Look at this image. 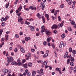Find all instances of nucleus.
Wrapping results in <instances>:
<instances>
[{
	"instance_id": "1",
	"label": "nucleus",
	"mask_w": 76,
	"mask_h": 76,
	"mask_svg": "<svg viewBox=\"0 0 76 76\" xmlns=\"http://www.w3.org/2000/svg\"><path fill=\"white\" fill-rule=\"evenodd\" d=\"M45 32L46 34L47 35L48 37H49L50 35H51V32H50L47 29H46L45 28H42L41 31V32L42 33Z\"/></svg>"
},
{
	"instance_id": "2",
	"label": "nucleus",
	"mask_w": 76,
	"mask_h": 76,
	"mask_svg": "<svg viewBox=\"0 0 76 76\" xmlns=\"http://www.w3.org/2000/svg\"><path fill=\"white\" fill-rule=\"evenodd\" d=\"M14 60L13 57H12V56H8L7 58V61L8 63L13 61Z\"/></svg>"
},
{
	"instance_id": "3",
	"label": "nucleus",
	"mask_w": 76,
	"mask_h": 76,
	"mask_svg": "<svg viewBox=\"0 0 76 76\" xmlns=\"http://www.w3.org/2000/svg\"><path fill=\"white\" fill-rule=\"evenodd\" d=\"M63 45V47H64L65 45H66V42H63V41H61L60 42V44L59 45V48H61L62 47V45Z\"/></svg>"
},
{
	"instance_id": "4",
	"label": "nucleus",
	"mask_w": 76,
	"mask_h": 76,
	"mask_svg": "<svg viewBox=\"0 0 76 76\" xmlns=\"http://www.w3.org/2000/svg\"><path fill=\"white\" fill-rule=\"evenodd\" d=\"M44 69H41L40 71L38 70L37 71V73L39 74H40V75H44V73L43 72V70Z\"/></svg>"
},
{
	"instance_id": "5",
	"label": "nucleus",
	"mask_w": 76,
	"mask_h": 76,
	"mask_svg": "<svg viewBox=\"0 0 76 76\" xmlns=\"http://www.w3.org/2000/svg\"><path fill=\"white\" fill-rule=\"evenodd\" d=\"M27 54L28 55H25V57L26 60H29V57H30L31 56V54L30 53H27Z\"/></svg>"
},
{
	"instance_id": "6",
	"label": "nucleus",
	"mask_w": 76,
	"mask_h": 76,
	"mask_svg": "<svg viewBox=\"0 0 76 76\" xmlns=\"http://www.w3.org/2000/svg\"><path fill=\"white\" fill-rule=\"evenodd\" d=\"M17 61L18 62L17 64L18 66H21V65H22V63L20 62L21 61V60H20V59H18Z\"/></svg>"
},
{
	"instance_id": "7",
	"label": "nucleus",
	"mask_w": 76,
	"mask_h": 76,
	"mask_svg": "<svg viewBox=\"0 0 76 76\" xmlns=\"http://www.w3.org/2000/svg\"><path fill=\"white\" fill-rule=\"evenodd\" d=\"M58 27V26L56 24H53L51 27L52 29H54L55 28V29H56Z\"/></svg>"
},
{
	"instance_id": "8",
	"label": "nucleus",
	"mask_w": 76,
	"mask_h": 76,
	"mask_svg": "<svg viewBox=\"0 0 76 76\" xmlns=\"http://www.w3.org/2000/svg\"><path fill=\"white\" fill-rule=\"evenodd\" d=\"M23 20V18L21 17L20 16L18 17V22H20L21 21H22Z\"/></svg>"
},
{
	"instance_id": "9",
	"label": "nucleus",
	"mask_w": 76,
	"mask_h": 76,
	"mask_svg": "<svg viewBox=\"0 0 76 76\" xmlns=\"http://www.w3.org/2000/svg\"><path fill=\"white\" fill-rule=\"evenodd\" d=\"M37 16L39 19H41V18H42L43 17V16H42L40 15V14H39V13H37Z\"/></svg>"
},
{
	"instance_id": "10",
	"label": "nucleus",
	"mask_w": 76,
	"mask_h": 76,
	"mask_svg": "<svg viewBox=\"0 0 76 76\" xmlns=\"http://www.w3.org/2000/svg\"><path fill=\"white\" fill-rule=\"evenodd\" d=\"M20 51L21 53H25V50H24V48L23 47H22L20 48Z\"/></svg>"
},
{
	"instance_id": "11",
	"label": "nucleus",
	"mask_w": 76,
	"mask_h": 76,
	"mask_svg": "<svg viewBox=\"0 0 76 76\" xmlns=\"http://www.w3.org/2000/svg\"><path fill=\"white\" fill-rule=\"evenodd\" d=\"M32 76H35V75H36V71H35L33 70L32 71Z\"/></svg>"
},
{
	"instance_id": "12",
	"label": "nucleus",
	"mask_w": 76,
	"mask_h": 76,
	"mask_svg": "<svg viewBox=\"0 0 76 76\" xmlns=\"http://www.w3.org/2000/svg\"><path fill=\"white\" fill-rule=\"evenodd\" d=\"M51 37H48L47 39V42H49L51 41Z\"/></svg>"
},
{
	"instance_id": "13",
	"label": "nucleus",
	"mask_w": 76,
	"mask_h": 76,
	"mask_svg": "<svg viewBox=\"0 0 76 76\" xmlns=\"http://www.w3.org/2000/svg\"><path fill=\"white\" fill-rule=\"evenodd\" d=\"M23 67L25 69H27L28 68V65L27 64H23Z\"/></svg>"
},
{
	"instance_id": "14",
	"label": "nucleus",
	"mask_w": 76,
	"mask_h": 76,
	"mask_svg": "<svg viewBox=\"0 0 76 76\" xmlns=\"http://www.w3.org/2000/svg\"><path fill=\"white\" fill-rule=\"evenodd\" d=\"M25 39L26 41H28V40L31 39V38L29 37H26L25 38Z\"/></svg>"
},
{
	"instance_id": "15",
	"label": "nucleus",
	"mask_w": 76,
	"mask_h": 76,
	"mask_svg": "<svg viewBox=\"0 0 76 76\" xmlns=\"http://www.w3.org/2000/svg\"><path fill=\"white\" fill-rule=\"evenodd\" d=\"M11 64H12V65H14V64H15V65H18L17 62H16L15 61L12 62Z\"/></svg>"
},
{
	"instance_id": "16",
	"label": "nucleus",
	"mask_w": 76,
	"mask_h": 76,
	"mask_svg": "<svg viewBox=\"0 0 76 76\" xmlns=\"http://www.w3.org/2000/svg\"><path fill=\"white\" fill-rule=\"evenodd\" d=\"M30 28L31 31H34V29H35V27H34L33 26H30Z\"/></svg>"
},
{
	"instance_id": "17",
	"label": "nucleus",
	"mask_w": 76,
	"mask_h": 76,
	"mask_svg": "<svg viewBox=\"0 0 76 76\" xmlns=\"http://www.w3.org/2000/svg\"><path fill=\"white\" fill-rule=\"evenodd\" d=\"M48 56V54L47 53H46L44 54L43 57L44 58H45V57H47Z\"/></svg>"
},
{
	"instance_id": "18",
	"label": "nucleus",
	"mask_w": 76,
	"mask_h": 76,
	"mask_svg": "<svg viewBox=\"0 0 76 76\" xmlns=\"http://www.w3.org/2000/svg\"><path fill=\"white\" fill-rule=\"evenodd\" d=\"M42 18L43 23H45V19L44 17L43 16Z\"/></svg>"
},
{
	"instance_id": "19",
	"label": "nucleus",
	"mask_w": 76,
	"mask_h": 76,
	"mask_svg": "<svg viewBox=\"0 0 76 76\" xmlns=\"http://www.w3.org/2000/svg\"><path fill=\"white\" fill-rule=\"evenodd\" d=\"M7 69H2V72H3L4 73H7Z\"/></svg>"
},
{
	"instance_id": "20",
	"label": "nucleus",
	"mask_w": 76,
	"mask_h": 76,
	"mask_svg": "<svg viewBox=\"0 0 76 76\" xmlns=\"http://www.w3.org/2000/svg\"><path fill=\"white\" fill-rule=\"evenodd\" d=\"M47 63H48V61H47L43 62V64L45 66H46L47 64Z\"/></svg>"
},
{
	"instance_id": "21",
	"label": "nucleus",
	"mask_w": 76,
	"mask_h": 76,
	"mask_svg": "<svg viewBox=\"0 0 76 76\" xmlns=\"http://www.w3.org/2000/svg\"><path fill=\"white\" fill-rule=\"evenodd\" d=\"M28 65L29 67H32V64L31 62H29Z\"/></svg>"
},
{
	"instance_id": "22",
	"label": "nucleus",
	"mask_w": 76,
	"mask_h": 76,
	"mask_svg": "<svg viewBox=\"0 0 76 76\" xmlns=\"http://www.w3.org/2000/svg\"><path fill=\"white\" fill-rule=\"evenodd\" d=\"M9 37V35H6L5 36V39L6 41H7L8 39H9L8 38V37Z\"/></svg>"
},
{
	"instance_id": "23",
	"label": "nucleus",
	"mask_w": 76,
	"mask_h": 76,
	"mask_svg": "<svg viewBox=\"0 0 76 76\" xmlns=\"http://www.w3.org/2000/svg\"><path fill=\"white\" fill-rule=\"evenodd\" d=\"M7 72L8 74H10V73H11V72H12L11 71V70H7Z\"/></svg>"
},
{
	"instance_id": "24",
	"label": "nucleus",
	"mask_w": 76,
	"mask_h": 76,
	"mask_svg": "<svg viewBox=\"0 0 76 76\" xmlns=\"http://www.w3.org/2000/svg\"><path fill=\"white\" fill-rule=\"evenodd\" d=\"M22 5H21L18 8V10L19 11H20L22 10Z\"/></svg>"
},
{
	"instance_id": "25",
	"label": "nucleus",
	"mask_w": 76,
	"mask_h": 76,
	"mask_svg": "<svg viewBox=\"0 0 76 76\" xmlns=\"http://www.w3.org/2000/svg\"><path fill=\"white\" fill-rule=\"evenodd\" d=\"M2 33H3V29H1L0 30V35L1 36V34H2Z\"/></svg>"
},
{
	"instance_id": "26",
	"label": "nucleus",
	"mask_w": 76,
	"mask_h": 76,
	"mask_svg": "<svg viewBox=\"0 0 76 76\" xmlns=\"http://www.w3.org/2000/svg\"><path fill=\"white\" fill-rule=\"evenodd\" d=\"M26 74H27V76H31V73L29 72H27V73H26Z\"/></svg>"
},
{
	"instance_id": "27",
	"label": "nucleus",
	"mask_w": 76,
	"mask_h": 76,
	"mask_svg": "<svg viewBox=\"0 0 76 76\" xmlns=\"http://www.w3.org/2000/svg\"><path fill=\"white\" fill-rule=\"evenodd\" d=\"M74 73H76V66H75L74 69Z\"/></svg>"
},
{
	"instance_id": "28",
	"label": "nucleus",
	"mask_w": 76,
	"mask_h": 76,
	"mask_svg": "<svg viewBox=\"0 0 76 76\" xmlns=\"http://www.w3.org/2000/svg\"><path fill=\"white\" fill-rule=\"evenodd\" d=\"M60 70V68H56V71L57 72H58Z\"/></svg>"
},
{
	"instance_id": "29",
	"label": "nucleus",
	"mask_w": 76,
	"mask_h": 76,
	"mask_svg": "<svg viewBox=\"0 0 76 76\" xmlns=\"http://www.w3.org/2000/svg\"><path fill=\"white\" fill-rule=\"evenodd\" d=\"M52 47L53 49H54V48H55V47H56V46H55V45H54V43H53L52 44Z\"/></svg>"
},
{
	"instance_id": "30",
	"label": "nucleus",
	"mask_w": 76,
	"mask_h": 76,
	"mask_svg": "<svg viewBox=\"0 0 76 76\" xmlns=\"http://www.w3.org/2000/svg\"><path fill=\"white\" fill-rule=\"evenodd\" d=\"M9 2L8 4H6V5L5 7L7 9V8H8V7H9Z\"/></svg>"
},
{
	"instance_id": "31",
	"label": "nucleus",
	"mask_w": 76,
	"mask_h": 76,
	"mask_svg": "<svg viewBox=\"0 0 76 76\" xmlns=\"http://www.w3.org/2000/svg\"><path fill=\"white\" fill-rule=\"evenodd\" d=\"M64 4H62L61 5L60 7L61 9H63V8H64Z\"/></svg>"
},
{
	"instance_id": "32",
	"label": "nucleus",
	"mask_w": 76,
	"mask_h": 76,
	"mask_svg": "<svg viewBox=\"0 0 76 76\" xmlns=\"http://www.w3.org/2000/svg\"><path fill=\"white\" fill-rule=\"evenodd\" d=\"M15 38H19V35L18 34H16L15 36Z\"/></svg>"
},
{
	"instance_id": "33",
	"label": "nucleus",
	"mask_w": 76,
	"mask_h": 76,
	"mask_svg": "<svg viewBox=\"0 0 76 76\" xmlns=\"http://www.w3.org/2000/svg\"><path fill=\"white\" fill-rule=\"evenodd\" d=\"M61 37L62 38H64L65 37V34H63L61 36Z\"/></svg>"
},
{
	"instance_id": "34",
	"label": "nucleus",
	"mask_w": 76,
	"mask_h": 76,
	"mask_svg": "<svg viewBox=\"0 0 76 76\" xmlns=\"http://www.w3.org/2000/svg\"><path fill=\"white\" fill-rule=\"evenodd\" d=\"M71 60L72 61H75V59H74V58L73 57H71Z\"/></svg>"
},
{
	"instance_id": "35",
	"label": "nucleus",
	"mask_w": 76,
	"mask_h": 76,
	"mask_svg": "<svg viewBox=\"0 0 76 76\" xmlns=\"http://www.w3.org/2000/svg\"><path fill=\"white\" fill-rule=\"evenodd\" d=\"M25 24L26 25H29L30 24V23L29 22H28L27 21H26L25 22Z\"/></svg>"
},
{
	"instance_id": "36",
	"label": "nucleus",
	"mask_w": 76,
	"mask_h": 76,
	"mask_svg": "<svg viewBox=\"0 0 76 76\" xmlns=\"http://www.w3.org/2000/svg\"><path fill=\"white\" fill-rule=\"evenodd\" d=\"M70 59H67V64H68L70 63Z\"/></svg>"
},
{
	"instance_id": "37",
	"label": "nucleus",
	"mask_w": 76,
	"mask_h": 76,
	"mask_svg": "<svg viewBox=\"0 0 76 76\" xmlns=\"http://www.w3.org/2000/svg\"><path fill=\"white\" fill-rule=\"evenodd\" d=\"M69 51L70 53H71V52H72V48H70L69 49Z\"/></svg>"
},
{
	"instance_id": "38",
	"label": "nucleus",
	"mask_w": 76,
	"mask_h": 76,
	"mask_svg": "<svg viewBox=\"0 0 76 76\" xmlns=\"http://www.w3.org/2000/svg\"><path fill=\"white\" fill-rule=\"evenodd\" d=\"M41 4L42 6H45V4H44V2H41Z\"/></svg>"
},
{
	"instance_id": "39",
	"label": "nucleus",
	"mask_w": 76,
	"mask_h": 76,
	"mask_svg": "<svg viewBox=\"0 0 76 76\" xmlns=\"http://www.w3.org/2000/svg\"><path fill=\"white\" fill-rule=\"evenodd\" d=\"M58 26L59 27H62L63 26V23H60L58 25Z\"/></svg>"
},
{
	"instance_id": "40",
	"label": "nucleus",
	"mask_w": 76,
	"mask_h": 76,
	"mask_svg": "<svg viewBox=\"0 0 76 76\" xmlns=\"http://www.w3.org/2000/svg\"><path fill=\"white\" fill-rule=\"evenodd\" d=\"M14 51L15 52V53H17L18 52V48H15L14 50Z\"/></svg>"
},
{
	"instance_id": "41",
	"label": "nucleus",
	"mask_w": 76,
	"mask_h": 76,
	"mask_svg": "<svg viewBox=\"0 0 76 76\" xmlns=\"http://www.w3.org/2000/svg\"><path fill=\"white\" fill-rule=\"evenodd\" d=\"M72 53L73 54H76V51L75 50H74L72 51Z\"/></svg>"
},
{
	"instance_id": "42",
	"label": "nucleus",
	"mask_w": 76,
	"mask_h": 76,
	"mask_svg": "<svg viewBox=\"0 0 76 76\" xmlns=\"http://www.w3.org/2000/svg\"><path fill=\"white\" fill-rule=\"evenodd\" d=\"M70 65L72 66H74V64L73 63V62H71L70 63Z\"/></svg>"
},
{
	"instance_id": "43",
	"label": "nucleus",
	"mask_w": 76,
	"mask_h": 76,
	"mask_svg": "<svg viewBox=\"0 0 76 76\" xmlns=\"http://www.w3.org/2000/svg\"><path fill=\"white\" fill-rule=\"evenodd\" d=\"M47 44V42L45 41L43 42V45H46Z\"/></svg>"
},
{
	"instance_id": "44",
	"label": "nucleus",
	"mask_w": 76,
	"mask_h": 76,
	"mask_svg": "<svg viewBox=\"0 0 76 76\" xmlns=\"http://www.w3.org/2000/svg\"><path fill=\"white\" fill-rule=\"evenodd\" d=\"M21 14H22V12H20L17 14V15L18 16V17H19V16H20V15H21Z\"/></svg>"
},
{
	"instance_id": "45",
	"label": "nucleus",
	"mask_w": 76,
	"mask_h": 76,
	"mask_svg": "<svg viewBox=\"0 0 76 76\" xmlns=\"http://www.w3.org/2000/svg\"><path fill=\"white\" fill-rule=\"evenodd\" d=\"M36 9H37L36 8V7H33L32 10H36Z\"/></svg>"
},
{
	"instance_id": "46",
	"label": "nucleus",
	"mask_w": 76,
	"mask_h": 76,
	"mask_svg": "<svg viewBox=\"0 0 76 76\" xmlns=\"http://www.w3.org/2000/svg\"><path fill=\"white\" fill-rule=\"evenodd\" d=\"M1 25L2 26H4L5 25V23H4V22H3L2 23Z\"/></svg>"
},
{
	"instance_id": "47",
	"label": "nucleus",
	"mask_w": 76,
	"mask_h": 76,
	"mask_svg": "<svg viewBox=\"0 0 76 76\" xmlns=\"http://www.w3.org/2000/svg\"><path fill=\"white\" fill-rule=\"evenodd\" d=\"M58 20L59 21H60L61 20V19L60 18V16H58Z\"/></svg>"
},
{
	"instance_id": "48",
	"label": "nucleus",
	"mask_w": 76,
	"mask_h": 76,
	"mask_svg": "<svg viewBox=\"0 0 76 76\" xmlns=\"http://www.w3.org/2000/svg\"><path fill=\"white\" fill-rule=\"evenodd\" d=\"M38 63H41V64H43V63H44V62H43V61H38Z\"/></svg>"
},
{
	"instance_id": "49",
	"label": "nucleus",
	"mask_w": 76,
	"mask_h": 76,
	"mask_svg": "<svg viewBox=\"0 0 76 76\" xmlns=\"http://www.w3.org/2000/svg\"><path fill=\"white\" fill-rule=\"evenodd\" d=\"M45 17H46V18L49 17V15H48V14H46L45 15Z\"/></svg>"
},
{
	"instance_id": "50",
	"label": "nucleus",
	"mask_w": 76,
	"mask_h": 76,
	"mask_svg": "<svg viewBox=\"0 0 76 76\" xmlns=\"http://www.w3.org/2000/svg\"><path fill=\"white\" fill-rule=\"evenodd\" d=\"M40 34V33H37L36 34V35L37 37H38Z\"/></svg>"
},
{
	"instance_id": "51",
	"label": "nucleus",
	"mask_w": 76,
	"mask_h": 76,
	"mask_svg": "<svg viewBox=\"0 0 76 76\" xmlns=\"http://www.w3.org/2000/svg\"><path fill=\"white\" fill-rule=\"evenodd\" d=\"M25 61H26V60L25 59H23L22 61V63H23H23H25Z\"/></svg>"
},
{
	"instance_id": "52",
	"label": "nucleus",
	"mask_w": 76,
	"mask_h": 76,
	"mask_svg": "<svg viewBox=\"0 0 76 76\" xmlns=\"http://www.w3.org/2000/svg\"><path fill=\"white\" fill-rule=\"evenodd\" d=\"M53 33H54V34H56V32H57V30H55L54 31H53Z\"/></svg>"
},
{
	"instance_id": "53",
	"label": "nucleus",
	"mask_w": 76,
	"mask_h": 76,
	"mask_svg": "<svg viewBox=\"0 0 76 76\" xmlns=\"http://www.w3.org/2000/svg\"><path fill=\"white\" fill-rule=\"evenodd\" d=\"M68 31H72V29L71 28V27H69L68 28Z\"/></svg>"
},
{
	"instance_id": "54",
	"label": "nucleus",
	"mask_w": 76,
	"mask_h": 76,
	"mask_svg": "<svg viewBox=\"0 0 76 76\" xmlns=\"http://www.w3.org/2000/svg\"><path fill=\"white\" fill-rule=\"evenodd\" d=\"M55 10H54V9H53L51 12V13H54Z\"/></svg>"
},
{
	"instance_id": "55",
	"label": "nucleus",
	"mask_w": 76,
	"mask_h": 76,
	"mask_svg": "<svg viewBox=\"0 0 76 76\" xmlns=\"http://www.w3.org/2000/svg\"><path fill=\"white\" fill-rule=\"evenodd\" d=\"M25 9L27 11H28V10H29V9L28 8H25Z\"/></svg>"
},
{
	"instance_id": "56",
	"label": "nucleus",
	"mask_w": 76,
	"mask_h": 76,
	"mask_svg": "<svg viewBox=\"0 0 76 76\" xmlns=\"http://www.w3.org/2000/svg\"><path fill=\"white\" fill-rule=\"evenodd\" d=\"M72 57V56L71 55H69L68 56H67V58H70V57Z\"/></svg>"
},
{
	"instance_id": "57",
	"label": "nucleus",
	"mask_w": 76,
	"mask_h": 76,
	"mask_svg": "<svg viewBox=\"0 0 76 76\" xmlns=\"http://www.w3.org/2000/svg\"><path fill=\"white\" fill-rule=\"evenodd\" d=\"M72 3H73V1L69 2L68 3V4L69 5H70V4H72Z\"/></svg>"
},
{
	"instance_id": "58",
	"label": "nucleus",
	"mask_w": 76,
	"mask_h": 76,
	"mask_svg": "<svg viewBox=\"0 0 76 76\" xmlns=\"http://www.w3.org/2000/svg\"><path fill=\"white\" fill-rule=\"evenodd\" d=\"M4 41V38H1V41Z\"/></svg>"
},
{
	"instance_id": "59",
	"label": "nucleus",
	"mask_w": 76,
	"mask_h": 76,
	"mask_svg": "<svg viewBox=\"0 0 76 76\" xmlns=\"http://www.w3.org/2000/svg\"><path fill=\"white\" fill-rule=\"evenodd\" d=\"M18 76H23V75L21 73H19L18 74Z\"/></svg>"
},
{
	"instance_id": "60",
	"label": "nucleus",
	"mask_w": 76,
	"mask_h": 76,
	"mask_svg": "<svg viewBox=\"0 0 76 76\" xmlns=\"http://www.w3.org/2000/svg\"><path fill=\"white\" fill-rule=\"evenodd\" d=\"M44 8H45V6H42V10H44Z\"/></svg>"
},
{
	"instance_id": "61",
	"label": "nucleus",
	"mask_w": 76,
	"mask_h": 76,
	"mask_svg": "<svg viewBox=\"0 0 76 76\" xmlns=\"http://www.w3.org/2000/svg\"><path fill=\"white\" fill-rule=\"evenodd\" d=\"M31 50L32 52H34L35 51V49H31Z\"/></svg>"
},
{
	"instance_id": "62",
	"label": "nucleus",
	"mask_w": 76,
	"mask_h": 76,
	"mask_svg": "<svg viewBox=\"0 0 76 76\" xmlns=\"http://www.w3.org/2000/svg\"><path fill=\"white\" fill-rule=\"evenodd\" d=\"M50 67V66H48L47 65L45 66V69H47V68H48V67Z\"/></svg>"
},
{
	"instance_id": "63",
	"label": "nucleus",
	"mask_w": 76,
	"mask_h": 76,
	"mask_svg": "<svg viewBox=\"0 0 76 76\" xmlns=\"http://www.w3.org/2000/svg\"><path fill=\"white\" fill-rule=\"evenodd\" d=\"M33 7L32 6H31L29 7V8L30 9H31L32 10V9Z\"/></svg>"
},
{
	"instance_id": "64",
	"label": "nucleus",
	"mask_w": 76,
	"mask_h": 76,
	"mask_svg": "<svg viewBox=\"0 0 76 76\" xmlns=\"http://www.w3.org/2000/svg\"><path fill=\"white\" fill-rule=\"evenodd\" d=\"M29 21H33L34 20L33 18H31L29 20Z\"/></svg>"
}]
</instances>
